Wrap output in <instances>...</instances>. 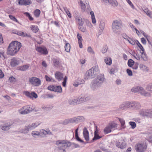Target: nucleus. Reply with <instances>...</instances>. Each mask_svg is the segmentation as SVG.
Instances as JSON below:
<instances>
[{
    "label": "nucleus",
    "instance_id": "obj_1",
    "mask_svg": "<svg viewBox=\"0 0 152 152\" xmlns=\"http://www.w3.org/2000/svg\"><path fill=\"white\" fill-rule=\"evenodd\" d=\"M21 47V43L17 41L12 42L9 45L7 48V54L14 56L19 50Z\"/></svg>",
    "mask_w": 152,
    "mask_h": 152
},
{
    "label": "nucleus",
    "instance_id": "obj_2",
    "mask_svg": "<svg viewBox=\"0 0 152 152\" xmlns=\"http://www.w3.org/2000/svg\"><path fill=\"white\" fill-rule=\"evenodd\" d=\"M91 98L90 96H82L77 97L76 99H69V104L72 105H75L80 104L85 101L89 100Z\"/></svg>",
    "mask_w": 152,
    "mask_h": 152
},
{
    "label": "nucleus",
    "instance_id": "obj_3",
    "mask_svg": "<svg viewBox=\"0 0 152 152\" xmlns=\"http://www.w3.org/2000/svg\"><path fill=\"white\" fill-rule=\"evenodd\" d=\"M56 144L57 146L58 150L59 152H66V149L71 145L70 142L64 140H57L56 141Z\"/></svg>",
    "mask_w": 152,
    "mask_h": 152
},
{
    "label": "nucleus",
    "instance_id": "obj_4",
    "mask_svg": "<svg viewBox=\"0 0 152 152\" xmlns=\"http://www.w3.org/2000/svg\"><path fill=\"white\" fill-rule=\"evenodd\" d=\"M99 72V70L98 67L97 66H94L86 72L84 76V79H87L89 78H93Z\"/></svg>",
    "mask_w": 152,
    "mask_h": 152
},
{
    "label": "nucleus",
    "instance_id": "obj_5",
    "mask_svg": "<svg viewBox=\"0 0 152 152\" xmlns=\"http://www.w3.org/2000/svg\"><path fill=\"white\" fill-rule=\"evenodd\" d=\"M29 82L34 86H39L41 85L40 80L36 77H32L29 79Z\"/></svg>",
    "mask_w": 152,
    "mask_h": 152
},
{
    "label": "nucleus",
    "instance_id": "obj_6",
    "mask_svg": "<svg viewBox=\"0 0 152 152\" xmlns=\"http://www.w3.org/2000/svg\"><path fill=\"white\" fill-rule=\"evenodd\" d=\"M104 78V76L102 75L98 76L97 78L94 80L91 83L92 87H94L95 86V85H97L103 82Z\"/></svg>",
    "mask_w": 152,
    "mask_h": 152
},
{
    "label": "nucleus",
    "instance_id": "obj_7",
    "mask_svg": "<svg viewBox=\"0 0 152 152\" xmlns=\"http://www.w3.org/2000/svg\"><path fill=\"white\" fill-rule=\"evenodd\" d=\"M36 50L39 53L44 55H46L48 53L47 49L44 46L37 47L36 48Z\"/></svg>",
    "mask_w": 152,
    "mask_h": 152
},
{
    "label": "nucleus",
    "instance_id": "obj_8",
    "mask_svg": "<svg viewBox=\"0 0 152 152\" xmlns=\"http://www.w3.org/2000/svg\"><path fill=\"white\" fill-rule=\"evenodd\" d=\"M34 109V108H31L29 106H25L22 107L20 113L22 114H27L33 110Z\"/></svg>",
    "mask_w": 152,
    "mask_h": 152
},
{
    "label": "nucleus",
    "instance_id": "obj_9",
    "mask_svg": "<svg viewBox=\"0 0 152 152\" xmlns=\"http://www.w3.org/2000/svg\"><path fill=\"white\" fill-rule=\"evenodd\" d=\"M48 88L50 90L56 92L60 93L62 91V88L60 86H50Z\"/></svg>",
    "mask_w": 152,
    "mask_h": 152
},
{
    "label": "nucleus",
    "instance_id": "obj_10",
    "mask_svg": "<svg viewBox=\"0 0 152 152\" xmlns=\"http://www.w3.org/2000/svg\"><path fill=\"white\" fill-rule=\"evenodd\" d=\"M114 127V122L113 121L109 124L104 129V132L105 134H107L111 132V129Z\"/></svg>",
    "mask_w": 152,
    "mask_h": 152
},
{
    "label": "nucleus",
    "instance_id": "obj_11",
    "mask_svg": "<svg viewBox=\"0 0 152 152\" xmlns=\"http://www.w3.org/2000/svg\"><path fill=\"white\" fill-rule=\"evenodd\" d=\"M116 145L118 148L121 149L125 148L127 146L126 143L124 140H121L120 142H116Z\"/></svg>",
    "mask_w": 152,
    "mask_h": 152
},
{
    "label": "nucleus",
    "instance_id": "obj_12",
    "mask_svg": "<svg viewBox=\"0 0 152 152\" xmlns=\"http://www.w3.org/2000/svg\"><path fill=\"white\" fill-rule=\"evenodd\" d=\"M146 147L144 144L138 143L137 144V147L136 148V151L138 152H143L145 151Z\"/></svg>",
    "mask_w": 152,
    "mask_h": 152
},
{
    "label": "nucleus",
    "instance_id": "obj_13",
    "mask_svg": "<svg viewBox=\"0 0 152 152\" xmlns=\"http://www.w3.org/2000/svg\"><path fill=\"white\" fill-rule=\"evenodd\" d=\"M75 18L76 23H77L78 26H82L84 23V21L78 15L76 16Z\"/></svg>",
    "mask_w": 152,
    "mask_h": 152
},
{
    "label": "nucleus",
    "instance_id": "obj_14",
    "mask_svg": "<svg viewBox=\"0 0 152 152\" xmlns=\"http://www.w3.org/2000/svg\"><path fill=\"white\" fill-rule=\"evenodd\" d=\"M19 5H27L31 4V0H18Z\"/></svg>",
    "mask_w": 152,
    "mask_h": 152
},
{
    "label": "nucleus",
    "instance_id": "obj_15",
    "mask_svg": "<svg viewBox=\"0 0 152 152\" xmlns=\"http://www.w3.org/2000/svg\"><path fill=\"white\" fill-rule=\"evenodd\" d=\"M150 110L145 109L141 110L140 111V114L143 116H147L149 117L150 113H149Z\"/></svg>",
    "mask_w": 152,
    "mask_h": 152
},
{
    "label": "nucleus",
    "instance_id": "obj_16",
    "mask_svg": "<svg viewBox=\"0 0 152 152\" xmlns=\"http://www.w3.org/2000/svg\"><path fill=\"white\" fill-rule=\"evenodd\" d=\"M56 78L58 81H60L61 80L63 77V74L60 72H56L55 74Z\"/></svg>",
    "mask_w": 152,
    "mask_h": 152
},
{
    "label": "nucleus",
    "instance_id": "obj_17",
    "mask_svg": "<svg viewBox=\"0 0 152 152\" xmlns=\"http://www.w3.org/2000/svg\"><path fill=\"white\" fill-rule=\"evenodd\" d=\"M11 126L10 123H6L0 126V128L4 131H7L10 129Z\"/></svg>",
    "mask_w": 152,
    "mask_h": 152
},
{
    "label": "nucleus",
    "instance_id": "obj_18",
    "mask_svg": "<svg viewBox=\"0 0 152 152\" xmlns=\"http://www.w3.org/2000/svg\"><path fill=\"white\" fill-rule=\"evenodd\" d=\"M77 37L79 47L80 48H83L82 42L83 39L81 35L78 33Z\"/></svg>",
    "mask_w": 152,
    "mask_h": 152
},
{
    "label": "nucleus",
    "instance_id": "obj_19",
    "mask_svg": "<svg viewBox=\"0 0 152 152\" xmlns=\"http://www.w3.org/2000/svg\"><path fill=\"white\" fill-rule=\"evenodd\" d=\"M83 134L85 140L87 141H88L89 140V133L86 128H84Z\"/></svg>",
    "mask_w": 152,
    "mask_h": 152
},
{
    "label": "nucleus",
    "instance_id": "obj_20",
    "mask_svg": "<svg viewBox=\"0 0 152 152\" xmlns=\"http://www.w3.org/2000/svg\"><path fill=\"white\" fill-rule=\"evenodd\" d=\"M122 26L121 20H119L118 21L116 20L115 21V28H116L117 29H120L121 28Z\"/></svg>",
    "mask_w": 152,
    "mask_h": 152
},
{
    "label": "nucleus",
    "instance_id": "obj_21",
    "mask_svg": "<svg viewBox=\"0 0 152 152\" xmlns=\"http://www.w3.org/2000/svg\"><path fill=\"white\" fill-rule=\"evenodd\" d=\"M144 90L143 88L141 86H137L131 89V91L133 92H137L142 91Z\"/></svg>",
    "mask_w": 152,
    "mask_h": 152
},
{
    "label": "nucleus",
    "instance_id": "obj_22",
    "mask_svg": "<svg viewBox=\"0 0 152 152\" xmlns=\"http://www.w3.org/2000/svg\"><path fill=\"white\" fill-rule=\"evenodd\" d=\"M30 130L28 125H26L24 128L20 129L19 132L22 133L26 134L28 133Z\"/></svg>",
    "mask_w": 152,
    "mask_h": 152
},
{
    "label": "nucleus",
    "instance_id": "obj_23",
    "mask_svg": "<svg viewBox=\"0 0 152 152\" xmlns=\"http://www.w3.org/2000/svg\"><path fill=\"white\" fill-rule=\"evenodd\" d=\"M19 63V61L15 58L12 59L10 62V65L13 66H15L18 65Z\"/></svg>",
    "mask_w": 152,
    "mask_h": 152
},
{
    "label": "nucleus",
    "instance_id": "obj_24",
    "mask_svg": "<svg viewBox=\"0 0 152 152\" xmlns=\"http://www.w3.org/2000/svg\"><path fill=\"white\" fill-rule=\"evenodd\" d=\"M15 34H17L18 35L22 36L23 37H30V34H28L25 33H24L22 31H16L15 33Z\"/></svg>",
    "mask_w": 152,
    "mask_h": 152
},
{
    "label": "nucleus",
    "instance_id": "obj_25",
    "mask_svg": "<svg viewBox=\"0 0 152 152\" xmlns=\"http://www.w3.org/2000/svg\"><path fill=\"white\" fill-rule=\"evenodd\" d=\"M30 28L33 32L34 33H37L39 30L38 27V26L36 25H31Z\"/></svg>",
    "mask_w": 152,
    "mask_h": 152
},
{
    "label": "nucleus",
    "instance_id": "obj_26",
    "mask_svg": "<svg viewBox=\"0 0 152 152\" xmlns=\"http://www.w3.org/2000/svg\"><path fill=\"white\" fill-rule=\"evenodd\" d=\"M39 124L38 123H33L31 124L28 125L30 130H33L37 127L39 125Z\"/></svg>",
    "mask_w": 152,
    "mask_h": 152
},
{
    "label": "nucleus",
    "instance_id": "obj_27",
    "mask_svg": "<svg viewBox=\"0 0 152 152\" xmlns=\"http://www.w3.org/2000/svg\"><path fill=\"white\" fill-rule=\"evenodd\" d=\"M76 119V123L81 122L84 120V118L82 116H79L77 117H75Z\"/></svg>",
    "mask_w": 152,
    "mask_h": 152
},
{
    "label": "nucleus",
    "instance_id": "obj_28",
    "mask_svg": "<svg viewBox=\"0 0 152 152\" xmlns=\"http://www.w3.org/2000/svg\"><path fill=\"white\" fill-rule=\"evenodd\" d=\"M106 64L108 65H110L112 64V60L110 58L108 57H105L104 59Z\"/></svg>",
    "mask_w": 152,
    "mask_h": 152
},
{
    "label": "nucleus",
    "instance_id": "obj_29",
    "mask_svg": "<svg viewBox=\"0 0 152 152\" xmlns=\"http://www.w3.org/2000/svg\"><path fill=\"white\" fill-rule=\"evenodd\" d=\"M113 144H112L111 145V147L110 146H109V148H110V149H106L103 146H101L100 147V148L101 149L102 151H107V152H109L111 150H113Z\"/></svg>",
    "mask_w": 152,
    "mask_h": 152
},
{
    "label": "nucleus",
    "instance_id": "obj_30",
    "mask_svg": "<svg viewBox=\"0 0 152 152\" xmlns=\"http://www.w3.org/2000/svg\"><path fill=\"white\" fill-rule=\"evenodd\" d=\"M134 64V61L132 59H129L128 61L127 64L129 67H132Z\"/></svg>",
    "mask_w": 152,
    "mask_h": 152
},
{
    "label": "nucleus",
    "instance_id": "obj_31",
    "mask_svg": "<svg viewBox=\"0 0 152 152\" xmlns=\"http://www.w3.org/2000/svg\"><path fill=\"white\" fill-rule=\"evenodd\" d=\"M146 14L150 18H152V12L150 11L148 9H145L144 10Z\"/></svg>",
    "mask_w": 152,
    "mask_h": 152
},
{
    "label": "nucleus",
    "instance_id": "obj_32",
    "mask_svg": "<svg viewBox=\"0 0 152 152\" xmlns=\"http://www.w3.org/2000/svg\"><path fill=\"white\" fill-rule=\"evenodd\" d=\"M41 12L40 10L36 9L35 10L34 12V15L37 18L40 15Z\"/></svg>",
    "mask_w": 152,
    "mask_h": 152
},
{
    "label": "nucleus",
    "instance_id": "obj_33",
    "mask_svg": "<svg viewBox=\"0 0 152 152\" xmlns=\"http://www.w3.org/2000/svg\"><path fill=\"white\" fill-rule=\"evenodd\" d=\"M133 107L135 108L136 109H139L140 107V103L137 102H133Z\"/></svg>",
    "mask_w": 152,
    "mask_h": 152
},
{
    "label": "nucleus",
    "instance_id": "obj_34",
    "mask_svg": "<svg viewBox=\"0 0 152 152\" xmlns=\"http://www.w3.org/2000/svg\"><path fill=\"white\" fill-rule=\"evenodd\" d=\"M65 50L67 52H69L71 48L70 45L69 43L66 44L64 46Z\"/></svg>",
    "mask_w": 152,
    "mask_h": 152
},
{
    "label": "nucleus",
    "instance_id": "obj_35",
    "mask_svg": "<svg viewBox=\"0 0 152 152\" xmlns=\"http://www.w3.org/2000/svg\"><path fill=\"white\" fill-rule=\"evenodd\" d=\"M29 67V65H25L19 67V69L22 71H25L28 69Z\"/></svg>",
    "mask_w": 152,
    "mask_h": 152
},
{
    "label": "nucleus",
    "instance_id": "obj_36",
    "mask_svg": "<svg viewBox=\"0 0 152 152\" xmlns=\"http://www.w3.org/2000/svg\"><path fill=\"white\" fill-rule=\"evenodd\" d=\"M90 13L91 15L92 23L94 24L96 23V20L95 17L94 12L93 11H91Z\"/></svg>",
    "mask_w": 152,
    "mask_h": 152
},
{
    "label": "nucleus",
    "instance_id": "obj_37",
    "mask_svg": "<svg viewBox=\"0 0 152 152\" xmlns=\"http://www.w3.org/2000/svg\"><path fill=\"white\" fill-rule=\"evenodd\" d=\"M141 58L144 61H146L148 60V58L145 54L144 53V50H143V51L141 52Z\"/></svg>",
    "mask_w": 152,
    "mask_h": 152
},
{
    "label": "nucleus",
    "instance_id": "obj_38",
    "mask_svg": "<svg viewBox=\"0 0 152 152\" xmlns=\"http://www.w3.org/2000/svg\"><path fill=\"white\" fill-rule=\"evenodd\" d=\"M118 119L121 123V127H122L124 129L126 127V126H124L125 124V121L123 119L120 118H118Z\"/></svg>",
    "mask_w": 152,
    "mask_h": 152
},
{
    "label": "nucleus",
    "instance_id": "obj_39",
    "mask_svg": "<svg viewBox=\"0 0 152 152\" xmlns=\"http://www.w3.org/2000/svg\"><path fill=\"white\" fill-rule=\"evenodd\" d=\"M53 62L55 66H57L59 65L60 62L59 59H54L53 60Z\"/></svg>",
    "mask_w": 152,
    "mask_h": 152
},
{
    "label": "nucleus",
    "instance_id": "obj_40",
    "mask_svg": "<svg viewBox=\"0 0 152 152\" xmlns=\"http://www.w3.org/2000/svg\"><path fill=\"white\" fill-rule=\"evenodd\" d=\"M0 58L4 59L5 58L4 56V49H0Z\"/></svg>",
    "mask_w": 152,
    "mask_h": 152
},
{
    "label": "nucleus",
    "instance_id": "obj_41",
    "mask_svg": "<svg viewBox=\"0 0 152 152\" xmlns=\"http://www.w3.org/2000/svg\"><path fill=\"white\" fill-rule=\"evenodd\" d=\"M64 9L65 11V12H66V13L68 15V17L70 18H71V17H72L71 14L70 13L69 11L67 9V8L66 7H64Z\"/></svg>",
    "mask_w": 152,
    "mask_h": 152
},
{
    "label": "nucleus",
    "instance_id": "obj_42",
    "mask_svg": "<svg viewBox=\"0 0 152 152\" xmlns=\"http://www.w3.org/2000/svg\"><path fill=\"white\" fill-rule=\"evenodd\" d=\"M9 16L11 20L19 23L18 20L14 16L12 15H9Z\"/></svg>",
    "mask_w": 152,
    "mask_h": 152
},
{
    "label": "nucleus",
    "instance_id": "obj_43",
    "mask_svg": "<svg viewBox=\"0 0 152 152\" xmlns=\"http://www.w3.org/2000/svg\"><path fill=\"white\" fill-rule=\"evenodd\" d=\"M41 132L44 134L46 135L48 134L50 135H52L53 134L50 131H45L44 130H42Z\"/></svg>",
    "mask_w": 152,
    "mask_h": 152
},
{
    "label": "nucleus",
    "instance_id": "obj_44",
    "mask_svg": "<svg viewBox=\"0 0 152 152\" xmlns=\"http://www.w3.org/2000/svg\"><path fill=\"white\" fill-rule=\"evenodd\" d=\"M23 94L25 95H37V94L34 92H32L30 93L29 92L27 91L24 92Z\"/></svg>",
    "mask_w": 152,
    "mask_h": 152
},
{
    "label": "nucleus",
    "instance_id": "obj_45",
    "mask_svg": "<svg viewBox=\"0 0 152 152\" xmlns=\"http://www.w3.org/2000/svg\"><path fill=\"white\" fill-rule=\"evenodd\" d=\"M24 14L28 17L29 20H33L34 19L31 16L30 14L27 12H25Z\"/></svg>",
    "mask_w": 152,
    "mask_h": 152
},
{
    "label": "nucleus",
    "instance_id": "obj_46",
    "mask_svg": "<svg viewBox=\"0 0 152 152\" xmlns=\"http://www.w3.org/2000/svg\"><path fill=\"white\" fill-rule=\"evenodd\" d=\"M39 132L37 131H33L32 132L31 134L34 137H36V136L39 135Z\"/></svg>",
    "mask_w": 152,
    "mask_h": 152
},
{
    "label": "nucleus",
    "instance_id": "obj_47",
    "mask_svg": "<svg viewBox=\"0 0 152 152\" xmlns=\"http://www.w3.org/2000/svg\"><path fill=\"white\" fill-rule=\"evenodd\" d=\"M120 109L122 110H124L126 108V102H124L120 105L119 107Z\"/></svg>",
    "mask_w": 152,
    "mask_h": 152
},
{
    "label": "nucleus",
    "instance_id": "obj_48",
    "mask_svg": "<svg viewBox=\"0 0 152 152\" xmlns=\"http://www.w3.org/2000/svg\"><path fill=\"white\" fill-rule=\"evenodd\" d=\"M140 69L143 70H148V67L145 65L143 64H141L140 65Z\"/></svg>",
    "mask_w": 152,
    "mask_h": 152
},
{
    "label": "nucleus",
    "instance_id": "obj_49",
    "mask_svg": "<svg viewBox=\"0 0 152 152\" xmlns=\"http://www.w3.org/2000/svg\"><path fill=\"white\" fill-rule=\"evenodd\" d=\"M129 123L130 125L131 126V127L132 129H134L136 127V123L135 122L133 121H130L129 122Z\"/></svg>",
    "mask_w": 152,
    "mask_h": 152
},
{
    "label": "nucleus",
    "instance_id": "obj_50",
    "mask_svg": "<svg viewBox=\"0 0 152 152\" xmlns=\"http://www.w3.org/2000/svg\"><path fill=\"white\" fill-rule=\"evenodd\" d=\"M126 108L133 107V102H126Z\"/></svg>",
    "mask_w": 152,
    "mask_h": 152
},
{
    "label": "nucleus",
    "instance_id": "obj_51",
    "mask_svg": "<svg viewBox=\"0 0 152 152\" xmlns=\"http://www.w3.org/2000/svg\"><path fill=\"white\" fill-rule=\"evenodd\" d=\"M67 80V77L66 76H65L63 79V81L62 82V86L63 87H65L66 86V83Z\"/></svg>",
    "mask_w": 152,
    "mask_h": 152
},
{
    "label": "nucleus",
    "instance_id": "obj_52",
    "mask_svg": "<svg viewBox=\"0 0 152 152\" xmlns=\"http://www.w3.org/2000/svg\"><path fill=\"white\" fill-rule=\"evenodd\" d=\"M94 137L93 138V139H92L93 140V141L95 140H97L101 138L102 137V136H99L98 134H94Z\"/></svg>",
    "mask_w": 152,
    "mask_h": 152
},
{
    "label": "nucleus",
    "instance_id": "obj_53",
    "mask_svg": "<svg viewBox=\"0 0 152 152\" xmlns=\"http://www.w3.org/2000/svg\"><path fill=\"white\" fill-rule=\"evenodd\" d=\"M70 123L69 118L65 119L62 122V124L64 125H66Z\"/></svg>",
    "mask_w": 152,
    "mask_h": 152
},
{
    "label": "nucleus",
    "instance_id": "obj_54",
    "mask_svg": "<svg viewBox=\"0 0 152 152\" xmlns=\"http://www.w3.org/2000/svg\"><path fill=\"white\" fill-rule=\"evenodd\" d=\"M132 45H134L135 44V42L134 40L131 38H130L127 39V40Z\"/></svg>",
    "mask_w": 152,
    "mask_h": 152
},
{
    "label": "nucleus",
    "instance_id": "obj_55",
    "mask_svg": "<svg viewBox=\"0 0 152 152\" xmlns=\"http://www.w3.org/2000/svg\"><path fill=\"white\" fill-rule=\"evenodd\" d=\"M82 82L81 83H78L77 82L75 81L73 83V84L74 86L75 87H77L79 84L84 83V80H82Z\"/></svg>",
    "mask_w": 152,
    "mask_h": 152
},
{
    "label": "nucleus",
    "instance_id": "obj_56",
    "mask_svg": "<svg viewBox=\"0 0 152 152\" xmlns=\"http://www.w3.org/2000/svg\"><path fill=\"white\" fill-rule=\"evenodd\" d=\"M45 78L46 80L47 81L50 82L51 81L53 80V79L52 77H49L47 75H46L45 76Z\"/></svg>",
    "mask_w": 152,
    "mask_h": 152
},
{
    "label": "nucleus",
    "instance_id": "obj_57",
    "mask_svg": "<svg viewBox=\"0 0 152 152\" xmlns=\"http://www.w3.org/2000/svg\"><path fill=\"white\" fill-rule=\"evenodd\" d=\"M9 80L11 83H15L16 81V79L13 76L9 78Z\"/></svg>",
    "mask_w": 152,
    "mask_h": 152
},
{
    "label": "nucleus",
    "instance_id": "obj_58",
    "mask_svg": "<svg viewBox=\"0 0 152 152\" xmlns=\"http://www.w3.org/2000/svg\"><path fill=\"white\" fill-rule=\"evenodd\" d=\"M88 51L91 53L94 54V52L93 51L91 47H89L87 50Z\"/></svg>",
    "mask_w": 152,
    "mask_h": 152
},
{
    "label": "nucleus",
    "instance_id": "obj_59",
    "mask_svg": "<svg viewBox=\"0 0 152 152\" xmlns=\"http://www.w3.org/2000/svg\"><path fill=\"white\" fill-rule=\"evenodd\" d=\"M81 26H78L79 29L83 32H85L86 30V28L83 27H81Z\"/></svg>",
    "mask_w": 152,
    "mask_h": 152
},
{
    "label": "nucleus",
    "instance_id": "obj_60",
    "mask_svg": "<svg viewBox=\"0 0 152 152\" xmlns=\"http://www.w3.org/2000/svg\"><path fill=\"white\" fill-rule=\"evenodd\" d=\"M70 123H76V119L75 117L69 118Z\"/></svg>",
    "mask_w": 152,
    "mask_h": 152
},
{
    "label": "nucleus",
    "instance_id": "obj_61",
    "mask_svg": "<svg viewBox=\"0 0 152 152\" xmlns=\"http://www.w3.org/2000/svg\"><path fill=\"white\" fill-rule=\"evenodd\" d=\"M146 89L148 91H152V85H148Z\"/></svg>",
    "mask_w": 152,
    "mask_h": 152
},
{
    "label": "nucleus",
    "instance_id": "obj_62",
    "mask_svg": "<svg viewBox=\"0 0 152 152\" xmlns=\"http://www.w3.org/2000/svg\"><path fill=\"white\" fill-rule=\"evenodd\" d=\"M126 72L129 76H132V72L131 70L127 69L126 70Z\"/></svg>",
    "mask_w": 152,
    "mask_h": 152
},
{
    "label": "nucleus",
    "instance_id": "obj_63",
    "mask_svg": "<svg viewBox=\"0 0 152 152\" xmlns=\"http://www.w3.org/2000/svg\"><path fill=\"white\" fill-rule=\"evenodd\" d=\"M133 55V56L137 60H140V56L138 55L137 54L134 53V54Z\"/></svg>",
    "mask_w": 152,
    "mask_h": 152
},
{
    "label": "nucleus",
    "instance_id": "obj_64",
    "mask_svg": "<svg viewBox=\"0 0 152 152\" xmlns=\"http://www.w3.org/2000/svg\"><path fill=\"white\" fill-rule=\"evenodd\" d=\"M107 46H105L102 50V52L103 53H105L107 51Z\"/></svg>",
    "mask_w": 152,
    "mask_h": 152
}]
</instances>
